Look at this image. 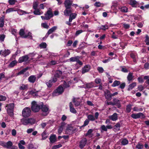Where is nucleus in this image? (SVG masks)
I'll return each instance as SVG.
<instances>
[{"mask_svg": "<svg viewBox=\"0 0 149 149\" xmlns=\"http://www.w3.org/2000/svg\"><path fill=\"white\" fill-rule=\"evenodd\" d=\"M70 83V82L67 83L64 81L63 84L59 86L52 93L53 96H57L61 94L63 92L65 88L69 87Z\"/></svg>", "mask_w": 149, "mask_h": 149, "instance_id": "f257e3e1", "label": "nucleus"}, {"mask_svg": "<svg viewBox=\"0 0 149 149\" xmlns=\"http://www.w3.org/2000/svg\"><path fill=\"white\" fill-rule=\"evenodd\" d=\"M35 122L36 120L33 118H23L21 119V123L24 125H33L35 123Z\"/></svg>", "mask_w": 149, "mask_h": 149, "instance_id": "f03ea898", "label": "nucleus"}, {"mask_svg": "<svg viewBox=\"0 0 149 149\" xmlns=\"http://www.w3.org/2000/svg\"><path fill=\"white\" fill-rule=\"evenodd\" d=\"M31 113V110L30 108L26 107L22 110V116L25 118L29 117Z\"/></svg>", "mask_w": 149, "mask_h": 149, "instance_id": "7ed1b4c3", "label": "nucleus"}, {"mask_svg": "<svg viewBox=\"0 0 149 149\" xmlns=\"http://www.w3.org/2000/svg\"><path fill=\"white\" fill-rule=\"evenodd\" d=\"M41 108L40 105L37 104V103L33 101L31 103V109L34 112H38Z\"/></svg>", "mask_w": 149, "mask_h": 149, "instance_id": "20e7f679", "label": "nucleus"}, {"mask_svg": "<svg viewBox=\"0 0 149 149\" xmlns=\"http://www.w3.org/2000/svg\"><path fill=\"white\" fill-rule=\"evenodd\" d=\"M77 130V129L75 127H72L70 125H68L67 127L65 132L66 134H70L73 133Z\"/></svg>", "mask_w": 149, "mask_h": 149, "instance_id": "39448f33", "label": "nucleus"}, {"mask_svg": "<svg viewBox=\"0 0 149 149\" xmlns=\"http://www.w3.org/2000/svg\"><path fill=\"white\" fill-rule=\"evenodd\" d=\"M6 107H8L7 110L8 113L10 116H13V109L14 107V105L13 103H11L7 105Z\"/></svg>", "mask_w": 149, "mask_h": 149, "instance_id": "423d86ee", "label": "nucleus"}, {"mask_svg": "<svg viewBox=\"0 0 149 149\" xmlns=\"http://www.w3.org/2000/svg\"><path fill=\"white\" fill-rule=\"evenodd\" d=\"M41 105V110L42 111V115L43 116H46L49 112V107L47 105H43L42 106Z\"/></svg>", "mask_w": 149, "mask_h": 149, "instance_id": "0eeeda50", "label": "nucleus"}, {"mask_svg": "<svg viewBox=\"0 0 149 149\" xmlns=\"http://www.w3.org/2000/svg\"><path fill=\"white\" fill-rule=\"evenodd\" d=\"M131 117L134 119H137L139 118H143L145 117L144 115L141 112H139L136 114H132L131 115Z\"/></svg>", "mask_w": 149, "mask_h": 149, "instance_id": "6e6552de", "label": "nucleus"}, {"mask_svg": "<svg viewBox=\"0 0 149 149\" xmlns=\"http://www.w3.org/2000/svg\"><path fill=\"white\" fill-rule=\"evenodd\" d=\"M5 148L10 149H17L18 148L17 146H13V143L10 141L6 142Z\"/></svg>", "mask_w": 149, "mask_h": 149, "instance_id": "1a4fd4ad", "label": "nucleus"}, {"mask_svg": "<svg viewBox=\"0 0 149 149\" xmlns=\"http://www.w3.org/2000/svg\"><path fill=\"white\" fill-rule=\"evenodd\" d=\"M129 4L133 7H139V4L135 0H128Z\"/></svg>", "mask_w": 149, "mask_h": 149, "instance_id": "9d476101", "label": "nucleus"}, {"mask_svg": "<svg viewBox=\"0 0 149 149\" xmlns=\"http://www.w3.org/2000/svg\"><path fill=\"white\" fill-rule=\"evenodd\" d=\"M45 15L47 17L48 19H49L53 16V14L51 8H49L47 13L45 14Z\"/></svg>", "mask_w": 149, "mask_h": 149, "instance_id": "9b49d317", "label": "nucleus"}, {"mask_svg": "<svg viewBox=\"0 0 149 149\" xmlns=\"http://www.w3.org/2000/svg\"><path fill=\"white\" fill-rule=\"evenodd\" d=\"M72 1L70 0H65L64 2V4L67 9H70L72 5Z\"/></svg>", "mask_w": 149, "mask_h": 149, "instance_id": "f8f14e48", "label": "nucleus"}, {"mask_svg": "<svg viewBox=\"0 0 149 149\" xmlns=\"http://www.w3.org/2000/svg\"><path fill=\"white\" fill-rule=\"evenodd\" d=\"M91 69V66L90 65H86L82 68V73L84 74L85 73L88 72Z\"/></svg>", "mask_w": 149, "mask_h": 149, "instance_id": "ddd939ff", "label": "nucleus"}, {"mask_svg": "<svg viewBox=\"0 0 149 149\" xmlns=\"http://www.w3.org/2000/svg\"><path fill=\"white\" fill-rule=\"evenodd\" d=\"M29 59L27 56H25L20 57L18 61L20 63H22L24 61H27Z\"/></svg>", "mask_w": 149, "mask_h": 149, "instance_id": "4468645a", "label": "nucleus"}, {"mask_svg": "<svg viewBox=\"0 0 149 149\" xmlns=\"http://www.w3.org/2000/svg\"><path fill=\"white\" fill-rule=\"evenodd\" d=\"M87 142L86 138H84L81 140L79 146L81 148H83Z\"/></svg>", "mask_w": 149, "mask_h": 149, "instance_id": "2eb2a0df", "label": "nucleus"}, {"mask_svg": "<svg viewBox=\"0 0 149 149\" xmlns=\"http://www.w3.org/2000/svg\"><path fill=\"white\" fill-rule=\"evenodd\" d=\"M108 117L111 120L115 121L118 119V115L116 113H115L113 115L109 116Z\"/></svg>", "mask_w": 149, "mask_h": 149, "instance_id": "dca6fc26", "label": "nucleus"}, {"mask_svg": "<svg viewBox=\"0 0 149 149\" xmlns=\"http://www.w3.org/2000/svg\"><path fill=\"white\" fill-rule=\"evenodd\" d=\"M36 77L34 75H31L28 78L29 81L32 83H34L36 81Z\"/></svg>", "mask_w": 149, "mask_h": 149, "instance_id": "f3484780", "label": "nucleus"}, {"mask_svg": "<svg viewBox=\"0 0 149 149\" xmlns=\"http://www.w3.org/2000/svg\"><path fill=\"white\" fill-rule=\"evenodd\" d=\"M106 98L108 99H111V94L110 92L107 90L104 92Z\"/></svg>", "mask_w": 149, "mask_h": 149, "instance_id": "a211bd4d", "label": "nucleus"}, {"mask_svg": "<svg viewBox=\"0 0 149 149\" xmlns=\"http://www.w3.org/2000/svg\"><path fill=\"white\" fill-rule=\"evenodd\" d=\"M57 29V27L56 26H54L52 27L48 31L47 34V36L54 32Z\"/></svg>", "mask_w": 149, "mask_h": 149, "instance_id": "6ab92c4d", "label": "nucleus"}, {"mask_svg": "<svg viewBox=\"0 0 149 149\" xmlns=\"http://www.w3.org/2000/svg\"><path fill=\"white\" fill-rule=\"evenodd\" d=\"M69 107L70 108V111L71 112L74 113H75L77 112L76 110L73 107L71 102H70L69 103Z\"/></svg>", "mask_w": 149, "mask_h": 149, "instance_id": "aec40b11", "label": "nucleus"}, {"mask_svg": "<svg viewBox=\"0 0 149 149\" xmlns=\"http://www.w3.org/2000/svg\"><path fill=\"white\" fill-rule=\"evenodd\" d=\"M50 142L51 143H54L56 141V136L55 135H52L49 138Z\"/></svg>", "mask_w": 149, "mask_h": 149, "instance_id": "412c9836", "label": "nucleus"}, {"mask_svg": "<svg viewBox=\"0 0 149 149\" xmlns=\"http://www.w3.org/2000/svg\"><path fill=\"white\" fill-rule=\"evenodd\" d=\"M38 91L35 90H32L29 92V94L33 96H38Z\"/></svg>", "mask_w": 149, "mask_h": 149, "instance_id": "4be33fe9", "label": "nucleus"}, {"mask_svg": "<svg viewBox=\"0 0 149 149\" xmlns=\"http://www.w3.org/2000/svg\"><path fill=\"white\" fill-rule=\"evenodd\" d=\"M73 102L76 106L79 105L80 103V100L78 98H74L73 100Z\"/></svg>", "mask_w": 149, "mask_h": 149, "instance_id": "5701e85b", "label": "nucleus"}, {"mask_svg": "<svg viewBox=\"0 0 149 149\" xmlns=\"http://www.w3.org/2000/svg\"><path fill=\"white\" fill-rule=\"evenodd\" d=\"M34 10L33 11V13L35 15H40L42 13V12L39 9L37 8Z\"/></svg>", "mask_w": 149, "mask_h": 149, "instance_id": "b1692460", "label": "nucleus"}, {"mask_svg": "<svg viewBox=\"0 0 149 149\" xmlns=\"http://www.w3.org/2000/svg\"><path fill=\"white\" fill-rule=\"evenodd\" d=\"M62 72L61 71L57 70L55 72V77L57 78H60L62 76Z\"/></svg>", "mask_w": 149, "mask_h": 149, "instance_id": "393cba45", "label": "nucleus"}, {"mask_svg": "<svg viewBox=\"0 0 149 149\" xmlns=\"http://www.w3.org/2000/svg\"><path fill=\"white\" fill-rule=\"evenodd\" d=\"M80 57L79 56H76L73 57H71L69 59L70 61L71 62H77L78 60L79 59Z\"/></svg>", "mask_w": 149, "mask_h": 149, "instance_id": "a878e982", "label": "nucleus"}, {"mask_svg": "<svg viewBox=\"0 0 149 149\" xmlns=\"http://www.w3.org/2000/svg\"><path fill=\"white\" fill-rule=\"evenodd\" d=\"M19 34L23 38H26L27 36H26V34L25 33L24 30L22 29L20 30Z\"/></svg>", "mask_w": 149, "mask_h": 149, "instance_id": "bb28decb", "label": "nucleus"}, {"mask_svg": "<svg viewBox=\"0 0 149 149\" xmlns=\"http://www.w3.org/2000/svg\"><path fill=\"white\" fill-rule=\"evenodd\" d=\"M114 104L116 105L118 108H119L121 107V104L120 101L118 100L115 99L114 100Z\"/></svg>", "mask_w": 149, "mask_h": 149, "instance_id": "cd10ccee", "label": "nucleus"}, {"mask_svg": "<svg viewBox=\"0 0 149 149\" xmlns=\"http://www.w3.org/2000/svg\"><path fill=\"white\" fill-rule=\"evenodd\" d=\"M131 57L132 58L133 61L134 62L136 61V59L137 58V56L134 53H132L130 54Z\"/></svg>", "mask_w": 149, "mask_h": 149, "instance_id": "c85d7f7f", "label": "nucleus"}, {"mask_svg": "<svg viewBox=\"0 0 149 149\" xmlns=\"http://www.w3.org/2000/svg\"><path fill=\"white\" fill-rule=\"evenodd\" d=\"M93 131V130L92 129H89L86 135V136H88V137L90 138L91 137L93 136V134H92V132Z\"/></svg>", "mask_w": 149, "mask_h": 149, "instance_id": "c756f323", "label": "nucleus"}, {"mask_svg": "<svg viewBox=\"0 0 149 149\" xmlns=\"http://www.w3.org/2000/svg\"><path fill=\"white\" fill-rule=\"evenodd\" d=\"M10 51L8 49L5 50L2 53V55L4 56H6L8 55L10 53Z\"/></svg>", "mask_w": 149, "mask_h": 149, "instance_id": "7c9ffc66", "label": "nucleus"}, {"mask_svg": "<svg viewBox=\"0 0 149 149\" xmlns=\"http://www.w3.org/2000/svg\"><path fill=\"white\" fill-rule=\"evenodd\" d=\"M16 11H17V13L20 15H22L25 14H29V13L26 12V11L20 9H18L17 10H16Z\"/></svg>", "mask_w": 149, "mask_h": 149, "instance_id": "2f4dec72", "label": "nucleus"}, {"mask_svg": "<svg viewBox=\"0 0 149 149\" xmlns=\"http://www.w3.org/2000/svg\"><path fill=\"white\" fill-rule=\"evenodd\" d=\"M109 26L107 24L104 25H102L100 28V29H102L104 31H105L106 29H107L109 28Z\"/></svg>", "mask_w": 149, "mask_h": 149, "instance_id": "473e14b6", "label": "nucleus"}, {"mask_svg": "<svg viewBox=\"0 0 149 149\" xmlns=\"http://www.w3.org/2000/svg\"><path fill=\"white\" fill-rule=\"evenodd\" d=\"M136 86V83L135 82H133L130 85L129 88H128V91H130L134 87Z\"/></svg>", "mask_w": 149, "mask_h": 149, "instance_id": "72a5a7b5", "label": "nucleus"}, {"mask_svg": "<svg viewBox=\"0 0 149 149\" xmlns=\"http://www.w3.org/2000/svg\"><path fill=\"white\" fill-rule=\"evenodd\" d=\"M134 78L133 75V73L131 72H130L127 77V79L128 81H130L132 80Z\"/></svg>", "mask_w": 149, "mask_h": 149, "instance_id": "f704fd0d", "label": "nucleus"}, {"mask_svg": "<svg viewBox=\"0 0 149 149\" xmlns=\"http://www.w3.org/2000/svg\"><path fill=\"white\" fill-rule=\"evenodd\" d=\"M87 117L88 118L87 119L89 120V121L91 120V121H94L95 120L94 116L92 115H89Z\"/></svg>", "mask_w": 149, "mask_h": 149, "instance_id": "c9c22d12", "label": "nucleus"}, {"mask_svg": "<svg viewBox=\"0 0 149 149\" xmlns=\"http://www.w3.org/2000/svg\"><path fill=\"white\" fill-rule=\"evenodd\" d=\"M94 83L93 82H91L86 84V87L87 88H91L94 87Z\"/></svg>", "mask_w": 149, "mask_h": 149, "instance_id": "e433bc0d", "label": "nucleus"}, {"mask_svg": "<svg viewBox=\"0 0 149 149\" xmlns=\"http://www.w3.org/2000/svg\"><path fill=\"white\" fill-rule=\"evenodd\" d=\"M68 9H67L66 8V9L64 11V14L65 16H69V14L72 12L71 10H68Z\"/></svg>", "mask_w": 149, "mask_h": 149, "instance_id": "4c0bfd02", "label": "nucleus"}, {"mask_svg": "<svg viewBox=\"0 0 149 149\" xmlns=\"http://www.w3.org/2000/svg\"><path fill=\"white\" fill-rule=\"evenodd\" d=\"M121 125L119 123H117L114 126V128L116 130L118 131L120 130Z\"/></svg>", "mask_w": 149, "mask_h": 149, "instance_id": "58836bf2", "label": "nucleus"}, {"mask_svg": "<svg viewBox=\"0 0 149 149\" xmlns=\"http://www.w3.org/2000/svg\"><path fill=\"white\" fill-rule=\"evenodd\" d=\"M38 1H35L33 2V9H36L38 8Z\"/></svg>", "mask_w": 149, "mask_h": 149, "instance_id": "ea45409f", "label": "nucleus"}, {"mask_svg": "<svg viewBox=\"0 0 149 149\" xmlns=\"http://www.w3.org/2000/svg\"><path fill=\"white\" fill-rule=\"evenodd\" d=\"M89 122V120L86 119L84 121V124L82 126H81L80 128H81L82 127L86 126L88 124Z\"/></svg>", "mask_w": 149, "mask_h": 149, "instance_id": "a19ab883", "label": "nucleus"}, {"mask_svg": "<svg viewBox=\"0 0 149 149\" xmlns=\"http://www.w3.org/2000/svg\"><path fill=\"white\" fill-rule=\"evenodd\" d=\"M41 26L44 28L48 29L49 28V26L48 25L47 23H42L41 24Z\"/></svg>", "mask_w": 149, "mask_h": 149, "instance_id": "79ce46f5", "label": "nucleus"}, {"mask_svg": "<svg viewBox=\"0 0 149 149\" xmlns=\"http://www.w3.org/2000/svg\"><path fill=\"white\" fill-rule=\"evenodd\" d=\"M128 143V141L126 139H124L122 140L121 142L122 145H125L127 144Z\"/></svg>", "mask_w": 149, "mask_h": 149, "instance_id": "37998d69", "label": "nucleus"}, {"mask_svg": "<svg viewBox=\"0 0 149 149\" xmlns=\"http://www.w3.org/2000/svg\"><path fill=\"white\" fill-rule=\"evenodd\" d=\"M144 41L147 45H149V37L148 35H146L145 36Z\"/></svg>", "mask_w": 149, "mask_h": 149, "instance_id": "c03bdc74", "label": "nucleus"}, {"mask_svg": "<svg viewBox=\"0 0 149 149\" xmlns=\"http://www.w3.org/2000/svg\"><path fill=\"white\" fill-rule=\"evenodd\" d=\"M28 69V68H24L22 70H21L19 71L17 75H19L22 74H23L25 72H26Z\"/></svg>", "mask_w": 149, "mask_h": 149, "instance_id": "a18cd8bd", "label": "nucleus"}, {"mask_svg": "<svg viewBox=\"0 0 149 149\" xmlns=\"http://www.w3.org/2000/svg\"><path fill=\"white\" fill-rule=\"evenodd\" d=\"M17 61H13L8 65L9 67H12L14 66L17 63Z\"/></svg>", "mask_w": 149, "mask_h": 149, "instance_id": "49530a36", "label": "nucleus"}, {"mask_svg": "<svg viewBox=\"0 0 149 149\" xmlns=\"http://www.w3.org/2000/svg\"><path fill=\"white\" fill-rule=\"evenodd\" d=\"M4 18L1 17L0 19V27H2L3 26L4 24Z\"/></svg>", "mask_w": 149, "mask_h": 149, "instance_id": "de8ad7c7", "label": "nucleus"}, {"mask_svg": "<svg viewBox=\"0 0 149 149\" xmlns=\"http://www.w3.org/2000/svg\"><path fill=\"white\" fill-rule=\"evenodd\" d=\"M52 79H50L49 80L48 82H46V84L47 86L48 87H50L52 86L53 84V82H52Z\"/></svg>", "mask_w": 149, "mask_h": 149, "instance_id": "09e8293b", "label": "nucleus"}, {"mask_svg": "<svg viewBox=\"0 0 149 149\" xmlns=\"http://www.w3.org/2000/svg\"><path fill=\"white\" fill-rule=\"evenodd\" d=\"M120 9L122 12L125 13L127 12V8L125 6L122 7Z\"/></svg>", "mask_w": 149, "mask_h": 149, "instance_id": "8fccbe9b", "label": "nucleus"}, {"mask_svg": "<svg viewBox=\"0 0 149 149\" xmlns=\"http://www.w3.org/2000/svg\"><path fill=\"white\" fill-rule=\"evenodd\" d=\"M143 147V145L141 143H138L136 146V148L138 149H142Z\"/></svg>", "mask_w": 149, "mask_h": 149, "instance_id": "3c124183", "label": "nucleus"}, {"mask_svg": "<svg viewBox=\"0 0 149 149\" xmlns=\"http://www.w3.org/2000/svg\"><path fill=\"white\" fill-rule=\"evenodd\" d=\"M28 86L27 85L22 84L20 87V89L21 90H26L27 89Z\"/></svg>", "mask_w": 149, "mask_h": 149, "instance_id": "603ef678", "label": "nucleus"}, {"mask_svg": "<svg viewBox=\"0 0 149 149\" xmlns=\"http://www.w3.org/2000/svg\"><path fill=\"white\" fill-rule=\"evenodd\" d=\"M94 5L96 7H100L101 6H103V4L99 2H96L94 4Z\"/></svg>", "mask_w": 149, "mask_h": 149, "instance_id": "864d4df0", "label": "nucleus"}, {"mask_svg": "<svg viewBox=\"0 0 149 149\" xmlns=\"http://www.w3.org/2000/svg\"><path fill=\"white\" fill-rule=\"evenodd\" d=\"M40 48H45L47 47V44L45 42H42L39 45Z\"/></svg>", "mask_w": 149, "mask_h": 149, "instance_id": "5fc2aeb1", "label": "nucleus"}, {"mask_svg": "<svg viewBox=\"0 0 149 149\" xmlns=\"http://www.w3.org/2000/svg\"><path fill=\"white\" fill-rule=\"evenodd\" d=\"M120 84V82L119 81L116 80L113 83V84L112 85V86L113 87H115L118 86Z\"/></svg>", "mask_w": 149, "mask_h": 149, "instance_id": "6e6d98bb", "label": "nucleus"}, {"mask_svg": "<svg viewBox=\"0 0 149 149\" xmlns=\"http://www.w3.org/2000/svg\"><path fill=\"white\" fill-rule=\"evenodd\" d=\"M16 10H15V8H10L8 9L6 11V13H9L10 12L15 11H16Z\"/></svg>", "mask_w": 149, "mask_h": 149, "instance_id": "4d7b16f0", "label": "nucleus"}, {"mask_svg": "<svg viewBox=\"0 0 149 149\" xmlns=\"http://www.w3.org/2000/svg\"><path fill=\"white\" fill-rule=\"evenodd\" d=\"M28 148L29 149H37L36 147L32 144H29Z\"/></svg>", "mask_w": 149, "mask_h": 149, "instance_id": "13d9d810", "label": "nucleus"}, {"mask_svg": "<svg viewBox=\"0 0 149 149\" xmlns=\"http://www.w3.org/2000/svg\"><path fill=\"white\" fill-rule=\"evenodd\" d=\"M42 140L46 139L47 137L46 133L45 132H44L42 134Z\"/></svg>", "mask_w": 149, "mask_h": 149, "instance_id": "bf43d9fd", "label": "nucleus"}, {"mask_svg": "<svg viewBox=\"0 0 149 149\" xmlns=\"http://www.w3.org/2000/svg\"><path fill=\"white\" fill-rule=\"evenodd\" d=\"M101 79L99 78H96L95 80V82L97 84H101Z\"/></svg>", "mask_w": 149, "mask_h": 149, "instance_id": "052dcab7", "label": "nucleus"}, {"mask_svg": "<svg viewBox=\"0 0 149 149\" xmlns=\"http://www.w3.org/2000/svg\"><path fill=\"white\" fill-rule=\"evenodd\" d=\"M101 131L102 132V131H107V130L106 126L104 125H102L101 126Z\"/></svg>", "mask_w": 149, "mask_h": 149, "instance_id": "680f3d73", "label": "nucleus"}, {"mask_svg": "<svg viewBox=\"0 0 149 149\" xmlns=\"http://www.w3.org/2000/svg\"><path fill=\"white\" fill-rule=\"evenodd\" d=\"M9 3L11 5H13L17 2L16 0H9L8 1Z\"/></svg>", "mask_w": 149, "mask_h": 149, "instance_id": "e2e57ef3", "label": "nucleus"}, {"mask_svg": "<svg viewBox=\"0 0 149 149\" xmlns=\"http://www.w3.org/2000/svg\"><path fill=\"white\" fill-rule=\"evenodd\" d=\"M131 107L132 106L130 104L128 105L127 106L126 109L127 112H129L131 111Z\"/></svg>", "mask_w": 149, "mask_h": 149, "instance_id": "0e129e2a", "label": "nucleus"}, {"mask_svg": "<svg viewBox=\"0 0 149 149\" xmlns=\"http://www.w3.org/2000/svg\"><path fill=\"white\" fill-rule=\"evenodd\" d=\"M97 70L100 73H102L104 71V70L102 67H98Z\"/></svg>", "mask_w": 149, "mask_h": 149, "instance_id": "69168bd1", "label": "nucleus"}, {"mask_svg": "<svg viewBox=\"0 0 149 149\" xmlns=\"http://www.w3.org/2000/svg\"><path fill=\"white\" fill-rule=\"evenodd\" d=\"M5 38V36L3 34L0 35V40L1 42L3 41Z\"/></svg>", "mask_w": 149, "mask_h": 149, "instance_id": "338daca9", "label": "nucleus"}, {"mask_svg": "<svg viewBox=\"0 0 149 149\" xmlns=\"http://www.w3.org/2000/svg\"><path fill=\"white\" fill-rule=\"evenodd\" d=\"M76 15L77 14L75 13H72L70 15V17L74 19L75 18Z\"/></svg>", "mask_w": 149, "mask_h": 149, "instance_id": "774afa93", "label": "nucleus"}]
</instances>
